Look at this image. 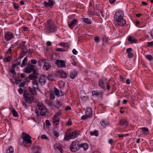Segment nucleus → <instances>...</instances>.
Listing matches in <instances>:
<instances>
[{
    "instance_id": "864d4df0",
    "label": "nucleus",
    "mask_w": 153,
    "mask_h": 153,
    "mask_svg": "<svg viewBox=\"0 0 153 153\" xmlns=\"http://www.w3.org/2000/svg\"><path fill=\"white\" fill-rule=\"evenodd\" d=\"M37 60L34 59H32L31 60V62L32 64H35L37 62Z\"/></svg>"
},
{
    "instance_id": "39448f33",
    "label": "nucleus",
    "mask_w": 153,
    "mask_h": 153,
    "mask_svg": "<svg viewBox=\"0 0 153 153\" xmlns=\"http://www.w3.org/2000/svg\"><path fill=\"white\" fill-rule=\"evenodd\" d=\"M37 107L39 110L40 111V114L41 116L45 115L47 111L45 106L42 104L38 103L37 104Z\"/></svg>"
},
{
    "instance_id": "680f3d73",
    "label": "nucleus",
    "mask_w": 153,
    "mask_h": 153,
    "mask_svg": "<svg viewBox=\"0 0 153 153\" xmlns=\"http://www.w3.org/2000/svg\"><path fill=\"white\" fill-rule=\"evenodd\" d=\"M41 138L43 139H47L48 137L45 135L43 134L42 135Z\"/></svg>"
},
{
    "instance_id": "7c9ffc66",
    "label": "nucleus",
    "mask_w": 153,
    "mask_h": 153,
    "mask_svg": "<svg viewBox=\"0 0 153 153\" xmlns=\"http://www.w3.org/2000/svg\"><path fill=\"white\" fill-rule=\"evenodd\" d=\"M11 110L12 114L13 117H18L19 116L18 113L14 108L12 109Z\"/></svg>"
},
{
    "instance_id": "f257e3e1",
    "label": "nucleus",
    "mask_w": 153,
    "mask_h": 153,
    "mask_svg": "<svg viewBox=\"0 0 153 153\" xmlns=\"http://www.w3.org/2000/svg\"><path fill=\"white\" fill-rule=\"evenodd\" d=\"M124 16V13L122 11H119L115 13L114 19L117 25L123 26L126 24V21L123 18Z\"/></svg>"
},
{
    "instance_id": "5701e85b",
    "label": "nucleus",
    "mask_w": 153,
    "mask_h": 153,
    "mask_svg": "<svg viewBox=\"0 0 153 153\" xmlns=\"http://www.w3.org/2000/svg\"><path fill=\"white\" fill-rule=\"evenodd\" d=\"M101 125L103 127H106L107 126H108L109 125V123L107 120H102L101 122Z\"/></svg>"
},
{
    "instance_id": "c03bdc74",
    "label": "nucleus",
    "mask_w": 153,
    "mask_h": 153,
    "mask_svg": "<svg viewBox=\"0 0 153 153\" xmlns=\"http://www.w3.org/2000/svg\"><path fill=\"white\" fill-rule=\"evenodd\" d=\"M54 92L55 94L57 96L59 97L60 95V94L59 90L56 88H55L54 89Z\"/></svg>"
},
{
    "instance_id": "473e14b6",
    "label": "nucleus",
    "mask_w": 153,
    "mask_h": 153,
    "mask_svg": "<svg viewBox=\"0 0 153 153\" xmlns=\"http://www.w3.org/2000/svg\"><path fill=\"white\" fill-rule=\"evenodd\" d=\"M4 59V61L5 62H8L12 59V57L10 56H7Z\"/></svg>"
},
{
    "instance_id": "423d86ee",
    "label": "nucleus",
    "mask_w": 153,
    "mask_h": 153,
    "mask_svg": "<svg viewBox=\"0 0 153 153\" xmlns=\"http://www.w3.org/2000/svg\"><path fill=\"white\" fill-rule=\"evenodd\" d=\"M76 135V131L72 132L67 133L64 139L68 141L71 139L74 138Z\"/></svg>"
},
{
    "instance_id": "1a4fd4ad",
    "label": "nucleus",
    "mask_w": 153,
    "mask_h": 153,
    "mask_svg": "<svg viewBox=\"0 0 153 153\" xmlns=\"http://www.w3.org/2000/svg\"><path fill=\"white\" fill-rule=\"evenodd\" d=\"M32 153H41L42 150L41 147L38 145H34L31 149Z\"/></svg>"
},
{
    "instance_id": "69168bd1",
    "label": "nucleus",
    "mask_w": 153,
    "mask_h": 153,
    "mask_svg": "<svg viewBox=\"0 0 153 153\" xmlns=\"http://www.w3.org/2000/svg\"><path fill=\"white\" fill-rule=\"evenodd\" d=\"M71 107L69 106H67L65 108V110L66 111L71 110Z\"/></svg>"
},
{
    "instance_id": "9b49d317",
    "label": "nucleus",
    "mask_w": 153,
    "mask_h": 153,
    "mask_svg": "<svg viewBox=\"0 0 153 153\" xmlns=\"http://www.w3.org/2000/svg\"><path fill=\"white\" fill-rule=\"evenodd\" d=\"M56 63L58 67L61 68H65V62L64 61L58 59Z\"/></svg>"
},
{
    "instance_id": "a18cd8bd",
    "label": "nucleus",
    "mask_w": 153,
    "mask_h": 153,
    "mask_svg": "<svg viewBox=\"0 0 153 153\" xmlns=\"http://www.w3.org/2000/svg\"><path fill=\"white\" fill-rule=\"evenodd\" d=\"M120 123L122 125H125L127 124L126 121L125 120L122 119L120 121Z\"/></svg>"
},
{
    "instance_id": "aec40b11",
    "label": "nucleus",
    "mask_w": 153,
    "mask_h": 153,
    "mask_svg": "<svg viewBox=\"0 0 153 153\" xmlns=\"http://www.w3.org/2000/svg\"><path fill=\"white\" fill-rule=\"evenodd\" d=\"M52 120L53 123L55 125H57L59 124L60 121V119L58 117H56V116H53L52 119Z\"/></svg>"
},
{
    "instance_id": "e433bc0d",
    "label": "nucleus",
    "mask_w": 153,
    "mask_h": 153,
    "mask_svg": "<svg viewBox=\"0 0 153 153\" xmlns=\"http://www.w3.org/2000/svg\"><path fill=\"white\" fill-rule=\"evenodd\" d=\"M29 77L30 79L34 80H36L35 79L37 78V76L31 74L29 75Z\"/></svg>"
},
{
    "instance_id": "dca6fc26",
    "label": "nucleus",
    "mask_w": 153,
    "mask_h": 153,
    "mask_svg": "<svg viewBox=\"0 0 153 153\" xmlns=\"http://www.w3.org/2000/svg\"><path fill=\"white\" fill-rule=\"evenodd\" d=\"M51 67V64L49 62L45 63L43 67V69L45 71H48Z\"/></svg>"
},
{
    "instance_id": "6ab92c4d",
    "label": "nucleus",
    "mask_w": 153,
    "mask_h": 153,
    "mask_svg": "<svg viewBox=\"0 0 153 153\" xmlns=\"http://www.w3.org/2000/svg\"><path fill=\"white\" fill-rule=\"evenodd\" d=\"M39 81L41 85H44L46 83V80L45 79L44 76H42L40 77Z\"/></svg>"
},
{
    "instance_id": "9d476101",
    "label": "nucleus",
    "mask_w": 153,
    "mask_h": 153,
    "mask_svg": "<svg viewBox=\"0 0 153 153\" xmlns=\"http://www.w3.org/2000/svg\"><path fill=\"white\" fill-rule=\"evenodd\" d=\"M56 75L59 77L65 78L67 77V74L64 71L60 70L57 71L56 73Z\"/></svg>"
},
{
    "instance_id": "72a5a7b5",
    "label": "nucleus",
    "mask_w": 153,
    "mask_h": 153,
    "mask_svg": "<svg viewBox=\"0 0 153 153\" xmlns=\"http://www.w3.org/2000/svg\"><path fill=\"white\" fill-rule=\"evenodd\" d=\"M56 51L59 52L67 51H68V50L67 48L64 49L61 48H57L56 49Z\"/></svg>"
},
{
    "instance_id": "3c124183",
    "label": "nucleus",
    "mask_w": 153,
    "mask_h": 153,
    "mask_svg": "<svg viewBox=\"0 0 153 153\" xmlns=\"http://www.w3.org/2000/svg\"><path fill=\"white\" fill-rule=\"evenodd\" d=\"M15 80L16 82V84H18L19 82H21L22 81V79H20L18 78H15Z\"/></svg>"
},
{
    "instance_id": "f3484780",
    "label": "nucleus",
    "mask_w": 153,
    "mask_h": 153,
    "mask_svg": "<svg viewBox=\"0 0 153 153\" xmlns=\"http://www.w3.org/2000/svg\"><path fill=\"white\" fill-rule=\"evenodd\" d=\"M27 48L25 49L22 48L20 51V59L22 58L27 54Z\"/></svg>"
},
{
    "instance_id": "5fc2aeb1",
    "label": "nucleus",
    "mask_w": 153,
    "mask_h": 153,
    "mask_svg": "<svg viewBox=\"0 0 153 153\" xmlns=\"http://www.w3.org/2000/svg\"><path fill=\"white\" fill-rule=\"evenodd\" d=\"M45 123L46 125H47L48 126H51L50 123L48 120H46L45 121Z\"/></svg>"
},
{
    "instance_id": "c85d7f7f",
    "label": "nucleus",
    "mask_w": 153,
    "mask_h": 153,
    "mask_svg": "<svg viewBox=\"0 0 153 153\" xmlns=\"http://www.w3.org/2000/svg\"><path fill=\"white\" fill-rule=\"evenodd\" d=\"M128 40L132 44L135 43L137 42L136 39L131 36H130L128 37Z\"/></svg>"
},
{
    "instance_id": "a878e982",
    "label": "nucleus",
    "mask_w": 153,
    "mask_h": 153,
    "mask_svg": "<svg viewBox=\"0 0 153 153\" xmlns=\"http://www.w3.org/2000/svg\"><path fill=\"white\" fill-rule=\"evenodd\" d=\"M36 89L31 88L30 87H29V92L33 96H34L35 95H36Z\"/></svg>"
},
{
    "instance_id": "6e6d98bb",
    "label": "nucleus",
    "mask_w": 153,
    "mask_h": 153,
    "mask_svg": "<svg viewBox=\"0 0 153 153\" xmlns=\"http://www.w3.org/2000/svg\"><path fill=\"white\" fill-rule=\"evenodd\" d=\"M26 82H23L20 83L19 84L20 87H23L25 85Z\"/></svg>"
},
{
    "instance_id": "49530a36",
    "label": "nucleus",
    "mask_w": 153,
    "mask_h": 153,
    "mask_svg": "<svg viewBox=\"0 0 153 153\" xmlns=\"http://www.w3.org/2000/svg\"><path fill=\"white\" fill-rule=\"evenodd\" d=\"M35 65L30 64L28 67L32 71L33 70L35 69Z\"/></svg>"
},
{
    "instance_id": "f8f14e48",
    "label": "nucleus",
    "mask_w": 153,
    "mask_h": 153,
    "mask_svg": "<svg viewBox=\"0 0 153 153\" xmlns=\"http://www.w3.org/2000/svg\"><path fill=\"white\" fill-rule=\"evenodd\" d=\"M82 148L84 151L87 150L89 148V145L88 144L86 143L82 144H78L77 145V148Z\"/></svg>"
},
{
    "instance_id": "e2e57ef3",
    "label": "nucleus",
    "mask_w": 153,
    "mask_h": 153,
    "mask_svg": "<svg viewBox=\"0 0 153 153\" xmlns=\"http://www.w3.org/2000/svg\"><path fill=\"white\" fill-rule=\"evenodd\" d=\"M136 25L138 27H140V23L139 21L136 20L135 22Z\"/></svg>"
},
{
    "instance_id": "58836bf2",
    "label": "nucleus",
    "mask_w": 153,
    "mask_h": 153,
    "mask_svg": "<svg viewBox=\"0 0 153 153\" xmlns=\"http://www.w3.org/2000/svg\"><path fill=\"white\" fill-rule=\"evenodd\" d=\"M24 71L25 73L27 74H29L32 72L28 67H27L25 68Z\"/></svg>"
},
{
    "instance_id": "774afa93",
    "label": "nucleus",
    "mask_w": 153,
    "mask_h": 153,
    "mask_svg": "<svg viewBox=\"0 0 153 153\" xmlns=\"http://www.w3.org/2000/svg\"><path fill=\"white\" fill-rule=\"evenodd\" d=\"M108 142L109 143L111 144H112L113 143V140L111 139H109V140H108Z\"/></svg>"
},
{
    "instance_id": "79ce46f5",
    "label": "nucleus",
    "mask_w": 153,
    "mask_h": 153,
    "mask_svg": "<svg viewBox=\"0 0 153 153\" xmlns=\"http://www.w3.org/2000/svg\"><path fill=\"white\" fill-rule=\"evenodd\" d=\"M76 73L74 72H72L70 74V77L71 78L73 79L75 78Z\"/></svg>"
},
{
    "instance_id": "393cba45",
    "label": "nucleus",
    "mask_w": 153,
    "mask_h": 153,
    "mask_svg": "<svg viewBox=\"0 0 153 153\" xmlns=\"http://www.w3.org/2000/svg\"><path fill=\"white\" fill-rule=\"evenodd\" d=\"M11 48H13V47H12L11 46L7 50L5 53V55L6 56H10V55L11 56L12 55L13 50Z\"/></svg>"
},
{
    "instance_id": "de8ad7c7",
    "label": "nucleus",
    "mask_w": 153,
    "mask_h": 153,
    "mask_svg": "<svg viewBox=\"0 0 153 153\" xmlns=\"http://www.w3.org/2000/svg\"><path fill=\"white\" fill-rule=\"evenodd\" d=\"M53 134L56 137H58L59 136V134L58 132L54 130L53 131Z\"/></svg>"
},
{
    "instance_id": "bb28decb",
    "label": "nucleus",
    "mask_w": 153,
    "mask_h": 153,
    "mask_svg": "<svg viewBox=\"0 0 153 153\" xmlns=\"http://www.w3.org/2000/svg\"><path fill=\"white\" fill-rule=\"evenodd\" d=\"M99 86L102 88H104L106 85V82L103 80H100L99 81Z\"/></svg>"
},
{
    "instance_id": "603ef678",
    "label": "nucleus",
    "mask_w": 153,
    "mask_h": 153,
    "mask_svg": "<svg viewBox=\"0 0 153 153\" xmlns=\"http://www.w3.org/2000/svg\"><path fill=\"white\" fill-rule=\"evenodd\" d=\"M21 59H20H20L18 58L16 60V61L17 62L16 64L18 66L21 65V62H20V60Z\"/></svg>"
},
{
    "instance_id": "f03ea898",
    "label": "nucleus",
    "mask_w": 153,
    "mask_h": 153,
    "mask_svg": "<svg viewBox=\"0 0 153 153\" xmlns=\"http://www.w3.org/2000/svg\"><path fill=\"white\" fill-rule=\"evenodd\" d=\"M45 28V32L47 33H51L56 32L57 30L56 28L54 25L53 22L51 20L48 21V23Z\"/></svg>"
},
{
    "instance_id": "2f4dec72",
    "label": "nucleus",
    "mask_w": 153,
    "mask_h": 153,
    "mask_svg": "<svg viewBox=\"0 0 153 153\" xmlns=\"http://www.w3.org/2000/svg\"><path fill=\"white\" fill-rule=\"evenodd\" d=\"M90 135L91 136H95L97 137L99 135V133L98 131H91L90 132Z\"/></svg>"
},
{
    "instance_id": "13d9d810",
    "label": "nucleus",
    "mask_w": 153,
    "mask_h": 153,
    "mask_svg": "<svg viewBox=\"0 0 153 153\" xmlns=\"http://www.w3.org/2000/svg\"><path fill=\"white\" fill-rule=\"evenodd\" d=\"M10 73L13 75H15L16 74V73L14 70L13 69H11L10 70Z\"/></svg>"
},
{
    "instance_id": "09e8293b",
    "label": "nucleus",
    "mask_w": 153,
    "mask_h": 153,
    "mask_svg": "<svg viewBox=\"0 0 153 153\" xmlns=\"http://www.w3.org/2000/svg\"><path fill=\"white\" fill-rule=\"evenodd\" d=\"M51 99H55V95L54 94V93L52 92L51 93Z\"/></svg>"
},
{
    "instance_id": "6e6552de",
    "label": "nucleus",
    "mask_w": 153,
    "mask_h": 153,
    "mask_svg": "<svg viewBox=\"0 0 153 153\" xmlns=\"http://www.w3.org/2000/svg\"><path fill=\"white\" fill-rule=\"evenodd\" d=\"M48 2L45 1L44 5L46 8L50 7L52 8L54 5L56 4L55 0H48Z\"/></svg>"
},
{
    "instance_id": "052dcab7",
    "label": "nucleus",
    "mask_w": 153,
    "mask_h": 153,
    "mask_svg": "<svg viewBox=\"0 0 153 153\" xmlns=\"http://www.w3.org/2000/svg\"><path fill=\"white\" fill-rule=\"evenodd\" d=\"M88 117L87 116V115L85 114V115H83L82 116L81 118L82 120H85L87 119Z\"/></svg>"
},
{
    "instance_id": "c756f323",
    "label": "nucleus",
    "mask_w": 153,
    "mask_h": 153,
    "mask_svg": "<svg viewBox=\"0 0 153 153\" xmlns=\"http://www.w3.org/2000/svg\"><path fill=\"white\" fill-rule=\"evenodd\" d=\"M14 149L12 146H10L6 150V153H13Z\"/></svg>"
},
{
    "instance_id": "a211bd4d",
    "label": "nucleus",
    "mask_w": 153,
    "mask_h": 153,
    "mask_svg": "<svg viewBox=\"0 0 153 153\" xmlns=\"http://www.w3.org/2000/svg\"><path fill=\"white\" fill-rule=\"evenodd\" d=\"M54 147L55 149L57 148L59 149L61 153H62L63 149L61 144L59 143H56L54 145Z\"/></svg>"
},
{
    "instance_id": "4c0bfd02",
    "label": "nucleus",
    "mask_w": 153,
    "mask_h": 153,
    "mask_svg": "<svg viewBox=\"0 0 153 153\" xmlns=\"http://www.w3.org/2000/svg\"><path fill=\"white\" fill-rule=\"evenodd\" d=\"M27 58L26 57H25L23 60L22 61V64L21 65V67H23L25 66L26 65V63H25V62L27 60Z\"/></svg>"
},
{
    "instance_id": "37998d69",
    "label": "nucleus",
    "mask_w": 153,
    "mask_h": 153,
    "mask_svg": "<svg viewBox=\"0 0 153 153\" xmlns=\"http://www.w3.org/2000/svg\"><path fill=\"white\" fill-rule=\"evenodd\" d=\"M146 59L149 61H151L152 59V57L151 55H147L145 56Z\"/></svg>"
},
{
    "instance_id": "a19ab883",
    "label": "nucleus",
    "mask_w": 153,
    "mask_h": 153,
    "mask_svg": "<svg viewBox=\"0 0 153 153\" xmlns=\"http://www.w3.org/2000/svg\"><path fill=\"white\" fill-rule=\"evenodd\" d=\"M13 7L15 9H17L19 8V4L15 3H13Z\"/></svg>"
},
{
    "instance_id": "8fccbe9b",
    "label": "nucleus",
    "mask_w": 153,
    "mask_h": 153,
    "mask_svg": "<svg viewBox=\"0 0 153 153\" xmlns=\"http://www.w3.org/2000/svg\"><path fill=\"white\" fill-rule=\"evenodd\" d=\"M72 121L70 119H69L68 120V122L67 123L66 125L68 126H70L72 125Z\"/></svg>"
},
{
    "instance_id": "0e129e2a",
    "label": "nucleus",
    "mask_w": 153,
    "mask_h": 153,
    "mask_svg": "<svg viewBox=\"0 0 153 153\" xmlns=\"http://www.w3.org/2000/svg\"><path fill=\"white\" fill-rule=\"evenodd\" d=\"M22 104L25 108H27V105L25 102H22Z\"/></svg>"
},
{
    "instance_id": "ddd939ff",
    "label": "nucleus",
    "mask_w": 153,
    "mask_h": 153,
    "mask_svg": "<svg viewBox=\"0 0 153 153\" xmlns=\"http://www.w3.org/2000/svg\"><path fill=\"white\" fill-rule=\"evenodd\" d=\"M148 131V129L145 127L140 128L138 129L137 132L139 134V135H141Z\"/></svg>"
},
{
    "instance_id": "cd10ccee",
    "label": "nucleus",
    "mask_w": 153,
    "mask_h": 153,
    "mask_svg": "<svg viewBox=\"0 0 153 153\" xmlns=\"http://www.w3.org/2000/svg\"><path fill=\"white\" fill-rule=\"evenodd\" d=\"M102 93L100 91H92V94L93 95H96L98 97H100L102 96Z\"/></svg>"
},
{
    "instance_id": "4468645a",
    "label": "nucleus",
    "mask_w": 153,
    "mask_h": 153,
    "mask_svg": "<svg viewBox=\"0 0 153 153\" xmlns=\"http://www.w3.org/2000/svg\"><path fill=\"white\" fill-rule=\"evenodd\" d=\"M70 149L72 152H75L76 151V141L72 143L70 146Z\"/></svg>"
},
{
    "instance_id": "412c9836",
    "label": "nucleus",
    "mask_w": 153,
    "mask_h": 153,
    "mask_svg": "<svg viewBox=\"0 0 153 153\" xmlns=\"http://www.w3.org/2000/svg\"><path fill=\"white\" fill-rule=\"evenodd\" d=\"M32 84L33 85V87L36 90L39 91L38 86V83L37 81L36 80H34L32 81Z\"/></svg>"
},
{
    "instance_id": "338daca9",
    "label": "nucleus",
    "mask_w": 153,
    "mask_h": 153,
    "mask_svg": "<svg viewBox=\"0 0 153 153\" xmlns=\"http://www.w3.org/2000/svg\"><path fill=\"white\" fill-rule=\"evenodd\" d=\"M47 45L48 46H51L52 45V43L51 42L48 41L47 42Z\"/></svg>"
},
{
    "instance_id": "0eeeda50",
    "label": "nucleus",
    "mask_w": 153,
    "mask_h": 153,
    "mask_svg": "<svg viewBox=\"0 0 153 153\" xmlns=\"http://www.w3.org/2000/svg\"><path fill=\"white\" fill-rule=\"evenodd\" d=\"M4 37L5 39L7 41L10 40L15 37L13 33L9 31L4 32Z\"/></svg>"
},
{
    "instance_id": "c9c22d12",
    "label": "nucleus",
    "mask_w": 153,
    "mask_h": 153,
    "mask_svg": "<svg viewBox=\"0 0 153 153\" xmlns=\"http://www.w3.org/2000/svg\"><path fill=\"white\" fill-rule=\"evenodd\" d=\"M62 103L60 101H58L57 102H56L55 106L57 109H59L62 106Z\"/></svg>"
},
{
    "instance_id": "4d7b16f0",
    "label": "nucleus",
    "mask_w": 153,
    "mask_h": 153,
    "mask_svg": "<svg viewBox=\"0 0 153 153\" xmlns=\"http://www.w3.org/2000/svg\"><path fill=\"white\" fill-rule=\"evenodd\" d=\"M18 91L20 94H22L23 93V90L22 88H19L18 90Z\"/></svg>"
},
{
    "instance_id": "bf43d9fd",
    "label": "nucleus",
    "mask_w": 153,
    "mask_h": 153,
    "mask_svg": "<svg viewBox=\"0 0 153 153\" xmlns=\"http://www.w3.org/2000/svg\"><path fill=\"white\" fill-rule=\"evenodd\" d=\"M32 71H33V73L32 74H34V75H35L36 76H37L38 73L36 69H35L33 70Z\"/></svg>"
},
{
    "instance_id": "ea45409f",
    "label": "nucleus",
    "mask_w": 153,
    "mask_h": 153,
    "mask_svg": "<svg viewBox=\"0 0 153 153\" xmlns=\"http://www.w3.org/2000/svg\"><path fill=\"white\" fill-rule=\"evenodd\" d=\"M84 22L87 24H91V22L89 19L85 18L84 19Z\"/></svg>"
},
{
    "instance_id": "4be33fe9",
    "label": "nucleus",
    "mask_w": 153,
    "mask_h": 153,
    "mask_svg": "<svg viewBox=\"0 0 153 153\" xmlns=\"http://www.w3.org/2000/svg\"><path fill=\"white\" fill-rule=\"evenodd\" d=\"M85 114L89 117H90L92 115V110L90 108L88 107L87 108L85 111Z\"/></svg>"
},
{
    "instance_id": "7ed1b4c3",
    "label": "nucleus",
    "mask_w": 153,
    "mask_h": 153,
    "mask_svg": "<svg viewBox=\"0 0 153 153\" xmlns=\"http://www.w3.org/2000/svg\"><path fill=\"white\" fill-rule=\"evenodd\" d=\"M22 138L23 140L22 144L24 146L28 147L31 144V137L29 134H25V135L22 136Z\"/></svg>"
},
{
    "instance_id": "f704fd0d",
    "label": "nucleus",
    "mask_w": 153,
    "mask_h": 153,
    "mask_svg": "<svg viewBox=\"0 0 153 153\" xmlns=\"http://www.w3.org/2000/svg\"><path fill=\"white\" fill-rule=\"evenodd\" d=\"M75 58V56H72L71 57V64L73 65L76 66V63L74 59Z\"/></svg>"
},
{
    "instance_id": "2eb2a0df",
    "label": "nucleus",
    "mask_w": 153,
    "mask_h": 153,
    "mask_svg": "<svg viewBox=\"0 0 153 153\" xmlns=\"http://www.w3.org/2000/svg\"><path fill=\"white\" fill-rule=\"evenodd\" d=\"M76 24V19H73L71 22H68V26L71 29H73Z\"/></svg>"
},
{
    "instance_id": "b1692460",
    "label": "nucleus",
    "mask_w": 153,
    "mask_h": 153,
    "mask_svg": "<svg viewBox=\"0 0 153 153\" xmlns=\"http://www.w3.org/2000/svg\"><path fill=\"white\" fill-rule=\"evenodd\" d=\"M132 48H128L126 50L128 56L129 58H131L133 56V54L132 52Z\"/></svg>"
},
{
    "instance_id": "20e7f679",
    "label": "nucleus",
    "mask_w": 153,
    "mask_h": 153,
    "mask_svg": "<svg viewBox=\"0 0 153 153\" xmlns=\"http://www.w3.org/2000/svg\"><path fill=\"white\" fill-rule=\"evenodd\" d=\"M23 97L25 98V101L28 103H31L34 101L33 96L27 91L24 92Z\"/></svg>"
}]
</instances>
